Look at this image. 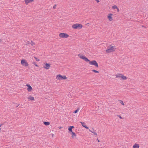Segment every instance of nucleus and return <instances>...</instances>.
<instances>
[{
  "label": "nucleus",
  "instance_id": "1",
  "mask_svg": "<svg viewBox=\"0 0 148 148\" xmlns=\"http://www.w3.org/2000/svg\"><path fill=\"white\" fill-rule=\"evenodd\" d=\"M78 56L81 59L85 60L86 62H88L90 64L95 66L97 67H98L99 66L97 61L95 60L90 61L84 55L81 53L79 54Z\"/></svg>",
  "mask_w": 148,
  "mask_h": 148
},
{
  "label": "nucleus",
  "instance_id": "2",
  "mask_svg": "<svg viewBox=\"0 0 148 148\" xmlns=\"http://www.w3.org/2000/svg\"><path fill=\"white\" fill-rule=\"evenodd\" d=\"M82 24L78 23L74 24L72 25V28L75 29H80L82 28Z\"/></svg>",
  "mask_w": 148,
  "mask_h": 148
},
{
  "label": "nucleus",
  "instance_id": "3",
  "mask_svg": "<svg viewBox=\"0 0 148 148\" xmlns=\"http://www.w3.org/2000/svg\"><path fill=\"white\" fill-rule=\"evenodd\" d=\"M116 48L113 47V46L110 45V47H108V48L106 50V52L110 53L115 51Z\"/></svg>",
  "mask_w": 148,
  "mask_h": 148
},
{
  "label": "nucleus",
  "instance_id": "4",
  "mask_svg": "<svg viewBox=\"0 0 148 148\" xmlns=\"http://www.w3.org/2000/svg\"><path fill=\"white\" fill-rule=\"evenodd\" d=\"M56 79L60 80H65L67 79V77L65 75H62L59 74L56 76Z\"/></svg>",
  "mask_w": 148,
  "mask_h": 148
},
{
  "label": "nucleus",
  "instance_id": "5",
  "mask_svg": "<svg viewBox=\"0 0 148 148\" xmlns=\"http://www.w3.org/2000/svg\"><path fill=\"white\" fill-rule=\"evenodd\" d=\"M60 38H66L69 37V35L65 33H61L59 34Z\"/></svg>",
  "mask_w": 148,
  "mask_h": 148
},
{
  "label": "nucleus",
  "instance_id": "6",
  "mask_svg": "<svg viewBox=\"0 0 148 148\" xmlns=\"http://www.w3.org/2000/svg\"><path fill=\"white\" fill-rule=\"evenodd\" d=\"M21 64L23 66H28V64L27 62V61L25 59H22L21 61Z\"/></svg>",
  "mask_w": 148,
  "mask_h": 148
},
{
  "label": "nucleus",
  "instance_id": "7",
  "mask_svg": "<svg viewBox=\"0 0 148 148\" xmlns=\"http://www.w3.org/2000/svg\"><path fill=\"white\" fill-rule=\"evenodd\" d=\"M50 66V64L49 63H45V65L44 66V68L46 69H48L49 68Z\"/></svg>",
  "mask_w": 148,
  "mask_h": 148
},
{
  "label": "nucleus",
  "instance_id": "8",
  "mask_svg": "<svg viewBox=\"0 0 148 148\" xmlns=\"http://www.w3.org/2000/svg\"><path fill=\"white\" fill-rule=\"evenodd\" d=\"M113 14L111 13H110L108 14V18L110 21H112L113 20V19L112 18V16Z\"/></svg>",
  "mask_w": 148,
  "mask_h": 148
},
{
  "label": "nucleus",
  "instance_id": "9",
  "mask_svg": "<svg viewBox=\"0 0 148 148\" xmlns=\"http://www.w3.org/2000/svg\"><path fill=\"white\" fill-rule=\"evenodd\" d=\"M25 2L26 5H27L28 3L34 1V0H24Z\"/></svg>",
  "mask_w": 148,
  "mask_h": 148
},
{
  "label": "nucleus",
  "instance_id": "10",
  "mask_svg": "<svg viewBox=\"0 0 148 148\" xmlns=\"http://www.w3.org/2000/svg\"><path fill=\"white\" fill-rule=\"evenodd\" d=\"M74 128V126H70L68 128V130L69 131V132L70 133L72 132V129Z\"/></svg>",
  "mask_w": 148,
  "mask_h": 148
},
{
  "label": "nucleus",
  "instance_id": "11",
  "mask_svg": "<svg viewBox=\"0 0 148 148\" xmlns=\"http://www.w3.org/2000/svg\"><path fill=\"white\" fill-rule=\"evenodd\" d=\"M139 144L135 143L133 146V148H139Z\"/></svg>",
  "mask_w": 148,
  "mask_h": 148
},
{
  "label": "nucleus",
  "instance_id": "12",
  "mask_svg": "<svg viewBox=\"0 0 148 148\" xmlns=\"http://www.w3.org/2000/svg\"><path fill=\"white\" fill-rule=\"evenodd\" d=\"M32 90V88L31 87V86L30 85H29V86H28V87L27 88V90L29 92H30L31 91V90Z\"/></svg>",
  "mask_w": 148,
  "mask_h": 148
},
{
  "label": "nucleus",
  "instance_id": "13",
  "mask_svg": "<svg viewBox=\"0 0 148 148\" xmlns=\"http://www.w3.org/2000/svg\"><path fill=\"white\" fill-rule=\"evenodd\" d=\"M122 74L119 73L116 75V78H121Z\"/></svg>",
  "mask_w": 148,
  "mask_h": 148
},
{
  "label": "nucleus",
  "instance_id": "14",
  "mask_svg": "<svg viewBox=\"0 0 148 148\" xmlns=\"http://www.w3.org/2000/svg\"><path fill=\"white\" fill-rule=\"evenodd\" d=\"M44 125L46 126H47L50 124V123L48 121H44L43 122Z\"/></svg>",
  "mask_w": 148,
  "mask_h": 148
},
{
  "label": "nucleus",
  "instance_id": "15",
  "mask_svg": "<svg viewBox=\"0 0 148 148\" xmlns=\"http://www.w3.org/2000/svg\"><path fill=\"white\" fill-rule=\"evenodd\" d=\"M28 99H30L31 101H34V97H32L31 95L29 96V97L28 98Z\"/></svg>",
  "mask_w": 148,
  "mask_h": 148
},
{
  "label": "nucleus",
  "instance_id": "16",
  "mask_svg": "<svg viewBox=\"0 0 148 148\" xmlns=\"http://www.w3.org/2000/svg\"><path fill=\"white\" fill-rule=\"evenodd\" d=\"M121 78L122 79L125 80L127 79V77L126 76H124L122 74L121 76Z\"/></svg>",
  "mask_w": 148,
  "mask_h": 148
},
{
  "label": "nucleus",
  "instance_id": "17",
  "mask_svg": "<svg viewBox=\"0 0 148 148\" xmlns=\"http://www.w3.org/2000/svg\"><path fill=\"white\" fill-rule=\"evenodd\" d=\"M71 135H72V138H73L74 137V136H76V134L75 133V132H71Z\"/></svg>",
  "mask_w": 148,
  "mask_h": 148
},
{
  "label": "nucleus",
  "instance_id": "18",
  "mask_svg": "<svg viewBox=\"0 0 148 148\" xmlns=\"http://www.w3.org/2000/svg\"><path fill=\"white\" fill-rule=\"evenodd\" d=\"M79 109V108H78L76 110H75L74 112L73 113H77Z\"/></svg>",
  "mask_w": 148,
  "mask_h": 148
},
{
  "label": "nucleus",
  "instance_id": "19",
  "mask_svg": "<svg viewBox=\"0 0 148 148\" xmlns=\"http://www.w3.org/2000/svg\"><path fill=\"white\" fill-rule=\"evenodd\" d=\"M112 8L113 9H116L117 8V7L116 5H114L112 6Z\"/></svg>",
  "mask_w": 148,
  "mask_h": 148
},
{
  "label": "nucleus",
  "instance_id": "20",
  "mask_svg": "<svg viewBox=\"0 0 148 148\" xmlns=\"http://www.w3.org/2000/svg\"><path fill=\"white\" fill-rule=\"evenodd\" d=\"M80 123H81L82 124V125L84 127V125H85V123H84V122H80Z\"/></svg>",
  "mask_w": 148,
  "mask_h": 148
},
{
  "label": "nucleus",
  "instance_id": "21",
  "mask_svg": "<svg viewBox=\"0 0 148 148\" xmlns=\"http://www.w3.org/2000/svg\"><path fill=\"white\" fill-rule=\"evenodd\" d=\"M92 71H93V72H94V73H99V71L96 70H95V69H93L92 70Z\"/></svg>",
  "mask_w": 148,
  "mask_h": 148
},
{
  "label": "nucleus",
  "instance_id": "22",
  "mask_svg": "<svg viewBox=\"0 0 148 148\" xmlns=\"http://www.w3.org/2000/svg\"><path fill=\"white\" fill-rule=\"evenodd\" d=\"M33 64H34V65L35 66L37 67L38 66L36 64V62H33Z\"/></svg>",
  "mask_w": 148,
  "mask_h": 148
},
{
  "label": "nucleus",
  "instance_id": "23",
  "mask_svg": "<svg viewBox=\"0 0 148 148\" xmlns=\"http://www.w3.org/2000/svg\"><path fill=\"white\" fill-rule=\"evenodd\" d=\"M120 103L122 105H124V104L123 102V101L122 100H119Z\"/></svg>",
  "mask_w": 148,
  "mask_h": 148
},
{
  "label": "nucleus",
  "instance_id": "24",
  "mask_svg": "<svg viewBox=\"0 0 148 148\" xmlns=\"http://www.w3.org/2000/svg\"><path fill=\"white\" fill-rule=\"evenodd\" d=\"M92 130L93 131V132H92V133H93V134H94V135H97V133L95 132L94 131V130L93 128H92Z\"/></svg>",
  "mask_w": 148,
  "mask_h": 148
},
{
  "label": "nucleus",
  "instance_id": "25",
  "mask_svg": "<svg viewBox=\"0 0 148 148\" xmlns=\"http://www.w3.org/2000/svg\"><path fill=\"white\" fill-rule=\"evenodd\" d=\"M34 58L37 61H40V59L37 58L36 57H34Z\"/></svg>",
  "mask_w": 148,
  "mask_h": 148
},
{
  "label": "nucleus",
  "instance_id": "26",
  "mask_svg": "<svg viewBox=\"0 0 148 148\" xmlns=\"http://www.w3.org/2000/svg\"><path fill=\"white\" fill-rule=\"evenodd\" d=\"M84 127L86 129H89V127L87 125H84Z\"/></svg>",
  "mask_w": 148,
  "mask_h": 148
},
{
  "label": "nucleus",
  "instance_id": "27",
  "mask_svg": "<svg viewBox=\"0 0 148 148\" xmlns=\"http://www.w3.org/2000/svg\"><path fill=\"white\" fill-rule=\"evenodd\" d=\"M117 116L119 117L120 119H122V117L119 115H117Z\"/></svg>",
  "mask_w": 148,
  "mask_h": 148
},
{
  "label": "nucleus",
  "instance_id": "28",
  "mask_svg": "<svg viewBox=\"0 0 148 148\" xmlns=\"http://www.w3.org/2000/svg\"><path fill=\"white\" fill-rule=\"evenodd\" d=\"M32 44L31 45H35V43L33 41H32Z\"/></svg>",
  "mask_w": 148,
  "mask_h": 148
},
{
  "label": "nucleus",
  "instance_id": "29",
  "mask_svg": "<svg viewBox=\"0 0 148 148\" xmlns=\"http://www.w3.org/2000/svg\"><path fill=\"white\" fill-rule=\"evenodd\" d=\"M56 5L55 4L54 5V6H53V8L55 9L56 8Z\"/></svg>",
  "mask_w": 148,
  "mask_h": 148
},
{
  "label": "nucleus",
  "instance_id": "30",
  "mask_svg": "<svg viewBox=\"0 0 148 148\" xmlns=\"http://www.w3.org/2000/svg\"><path fill=\"white\" fill-rule=\"evenodd\" d=\"M117 10V12H119V9L117 7V8L116 9Z\"/></svg>",
  "mask_w": 148,
  "mask_h": 148
},
{
  "label": "nucleus",
  "instance_id": "31",
  "mask_svg": "<svg viewBox=\"0 0 148 148\" xmlns=\"http://www.w3.org/2000/svg\"><path fill=\"white\" fill-rule=\"evenodd\" d=\"M96 1H97V2L98 3L99 2V0H95Z\"/></svg>",
  "mask_w": 148,
  "mask_h": 148
},
{
  "label": "nucleus",
  "instance_id": "32",
  "mask_svg": "<svg viewBox=\"0 0 148 148\" xmlns=\"http://www.w3.org/2000/svg\"><path fill=\"white\" fill-rule=\"evenodd\" d=\"M29 85H30L29 84H27L26 85V86H27L28 87V86H29Z\"/></svg>",
  "mask_w": 148,
  "mask_h": 148
},
{
  "label": "nucleus",
  "instance_id": "33",
  "mask_svg": "<svg viewBox=\"0 0 148 148\" xmlns=\"http://www.w3.org/2000/svg\"><path fill=\"white\" fill-rule=\"evenodd\" d=\"M2 39H0V42L2 41Z\"/></svg>",
  "mask_w": 148,
  "mask_h": 148
},
{
  "label": "nucleus",
  "instance_id": "34",
  "mask_svg": "<svg viewBox=\"0 0 148 148\" xmlns=\"http://www.w3.org/2000/svg\"><path fill=\"white\" fill-rule=\"evenodd\" d=\"M62 127H59V128L60 129H61Z\"/></svg>",
  "mask_w": 148,
  "mask_h": 148
},
{
  "label": "nucleus",
  "instance_id": "35",
  "mask_svg": "<svg viewBox=\"0 0 148 148\" xmlns=\"http://www.w3.org/2000/svg\"><path fill=\"white\" fill-rule=\"evenodd\" d=\"M89 131H90V132H92V131H91V130H89Z\"/></svg>",
  "mask_w": 148,
  "mask_h": 148
},
{
  "label": "nucleus",
  "instance_id": "36",
  "mask_svg": "<svg viewBox=\"0 0 148 148\" xmlns=\"http://www.w3.org/2000/svg\"><path fill=\"white\" fill-rule=\"evenodd\" d=\"M97 140H98V142H99V140L98 139H97Z\"/></svg>",
  "mask_w": 148,
  "mask_h": 148
},
{
  "label": "nucleus",
  "instance_id": "37",
  "mask_svg": "<svg viewBox=\"0 0 148 148\" xmlns=\"http://www.w3.org/2000/svg\"><path fill=\"white\" fill-rule=\"evenodd\" d=\"M19 105H18L16 107H18V106Z\"/></svg>",
  "mask_w": 148,
  "mask_h": 148
},
{
  "label": "nucleus",
  "instance_id": "38",
  "mask_svg": "<svg viewBox=\"0 0 148 148\" xmlns=\"http://www.w3.org/2000/svg\"><path fill=\"white\" fill-rule=\"evenodd\" d=\"M53 134H52V136H53Z\"/></svg>",
  "mask_w": 148,
  "mask_h": 148
}]
</instances>
